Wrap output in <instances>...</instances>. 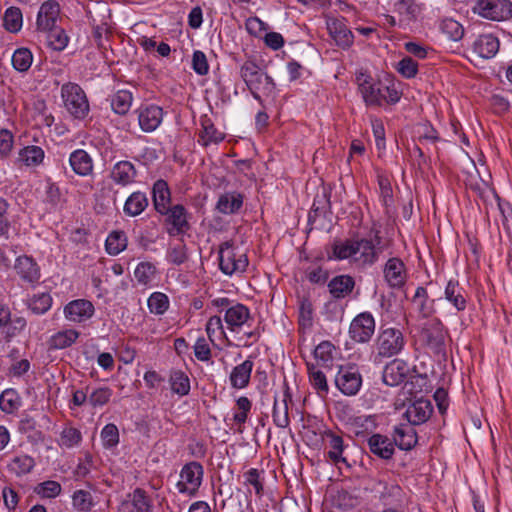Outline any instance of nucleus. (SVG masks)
I'll return each instance as SVG.
<instances>
[{
	"instance_id": "58",
	"label": "nucleus",
	"mask_w": 512,
	"mask_h": 512,
	"mask_svg": "<svg viewBox=\"0 0 512 512\" xmlns=\"http://www.w3.org/2000/svg\"><path fill=\"white\" fill-rule=\"evenodd\" d=\"M132 505L136 512H150L151 503L143 489L137 488L132 493Z\"/></svg>"
},
{
	"instance_id": "60",
	"label": "nucleus",
	"mask_w": 512,
	"mask_h": 512,
	"mask_svg": "<svg viewBox=\"0 0 512 512\" xmlns=\"http://www.w3.org/2000/svg\"><path fill=\"white\" fill-rule=\"evenodd\" d=\"M167 259L174 265H181L188 259L187 247L183 243L176 244L167 251Z\"/></svg>"
},
{
	"instance_id": "55",
	"label": "nucleus",
	"mask_w": 512,
	"mask_h": 512,
	"mask_svg": "<svg viewBox=\"0 0 512 512\" xmlns=\"http://www.w3.org/2000/svg\"><path fill=\"white\" fill-rule=\"evenodd\" d=\"M61 490V485L53 480L44 481L35 488V492L43 498H55L61 493Z\"/></svg>"
},
{
	"instance_id": "53",
	"label": "nucleus",
	"mask_w": 512,
	"mask_h": 512,
	"mask_svg": "<svg viewBox=\"0 0 512 512\" xmlns=\"http://www.w3.org/2000/svg\"><path fill=\"white\" fill-rule=\"evenodd\" d=\"M73 507L79 511L87 512L93 506L92 495L86 490H77L72 496Z\"/></svg>"
},
{
	"instance_id": "59",
	"label": "nucleus",
	"mask_w": 512,
	"mask_h": 512,
	"mask_svg": "<svg viewBox=\"0 0 512 512\" xmlns=\"http://www.w3.org/2000/svg\"><path fill=\"white\" fill-rule=\"evenodd\" d=\"M309 378L312 386L318 390L319 393H328V384L325 374L314 366H309Z\"/></svg>"
},
{
	"instance_id": "57",
	"label": "nucleus",
	"mask_w": 512,
	"mask_h": 512,
	"mask_svg": "<svg viewBox=\"0 0 512 512\" xmlns=\"http://www.w3.org/2000/svg\"><path fill=\"white\" fill-rule=\"evenodd\" d=\"M82 439L81 433L78 429L73 427L64 428L60 435L59 443L61 446L71 448L78 445Z\"/></svg>"
},
{
	"instance_id": "49",
	"label": "nucleus",
	"mask_w": 512,
	"mask_h": 512,
	"mask_svg": "<svg viewBox=\"0 0 512 512\" xmlns=\"http://www.w3.org/2000/svg\"><path fill=\"white\" fill-rule=\"evenodd\" d=\"M52 305V297L48 293L34 295L28 302L29 309L37 315L46 313Z\"/></svg>"
},
{
	"instance_id": "44",
	"label": "nucleus",
	"mask_w": 512,
	"mask_h": 512,
	"mask_svg": "<svg viewBox=\"0 0 512 512\" xmlns=\"http://www.w3.org/2000/svg\"><path fill=\"white\" fill-rule=\"evenodd\" d=\"M44 159V151L39 146L24 147L19 153V160L27 166H37Z\"/></svg>"
},
{
	"instance_id": "9",
	"label": "nucleus",
	"mask_w": 512,
	"mask_h": 512,
	"mask_svg": "<svg viewBox=\"0 0 512 512\" xmlns=\"http://www.w3.org/2000/svg\"><path fill=\"white\" fill-rule=\"evenodd\" d=\"M375 332V319L369 312L358 314L349 327L350 337L358 343L368 342Z\"/></svg>"
},
{
	"instance_id": "37",
	"label": "nucleus",
	"mask_w": 512,
	"mask_h": 512,
	"mask_svg": "<svg viewBox=\"0 0 512 512\" xmlns=\"http://www.w3.org/2000/svg\"><path fill=\"white\" fill-rule=\"evenodd\" d=\"M412 303L417 307L418 312L424 317H430L434 312V300L428 301V292L424 287H418L412 298Z\"/></svg>"
},
{
	"instance_id": "56",
	"label": "nucleus",
	"mask_w": 512,
	"mask_h": 512,
	"mask_svg": "<svg viewBox=\"0 0 512 512\" xmlns=\"http://www.w3.org/2000/svg\"><path fill=\"white\" fill-rule=\"evenodd\" d=\"M48 32L47 41L49 46L57 51L63 50L68 44V37L61 29L53 28Z\"/></svg>"
},
{
	"instance_id": "22",
	"label": "nucleus",
	"mask_w": 512,
	"mask_h": 512,
	"mask_svg": "<svg viewBox=\"0 0 512 512\" xmlns=\"http://www.w3.org/2000/svg\"><path fill=\"white\" fill-rule=\"evenodd\" d=\"M355 279L348 274L337 275L328 282L329 293L334 299L348 297L355 288Z\"/></svg>"
},
{
	"instance_id": "24",
	"label": "nucleus",
	"mask_w": 512,
	"mask_h": 512,
	"mask_svg": "<svg viewBox=\"0 0 512 512\" xmlns=\"http://www.w3.org/2000/svg\"><path fill=\"white\" fill-rule=\"evenodd\" d=\"M291 401V395L289 393V388L285 384V391L283 393V398L278 400V398L274 397V405H273V422L279 428H286L290 424L289 414H288V402Z\"/></svg>"
},
{
	"instance_id": "30",
	"label": "nucleus",
	"mask_w": 512,
	"mask_h": 512,
	"mask_svg": "<svg viewBox=\"0 0 512 512\" xmlns=\"http://www.w3.org/2000/svg\"><path fill=\"white\" fill-rule=\"evenodd\" d=\"M253 366L254 364L250 359L235 366L229 377L231 386L235 389L245 388L249 384Z\"/></svg>"
},
{
	"instance_id": "16",
	"label": "nucleus",
	"mask_w": 512,
	"mask_h": 512,
	"mask_svg": "<svg viewBox=\"0 0 512 512\" xmlns=\"http://www.w3.org/2000/svg\"><path fill=\"white\" fill-rule=\"evenodd\" d=\"M59 13L60 7L56 1L49 0L44 2L37 15V29L44 32L51 31L55 28Z\"/></svg>"
},
{
	"instance_id": "46",
	"label": "nucleus",
	"mask_w": 512,
	"mask_h": 512,
	"mask_svg": "<svg viewBox=\"0 0 512 512\" xmlns=\"http://www.w3.org/2000/svg\"><path fill=\"white\" fill-rule=\"evenodd\" d=\"M33 55L27 48H19L12 55V65L18 72H26L31 67Z\"/></svg>"
},
{
	"instance_id": "50",
	"label": "nucleus",
	"mask_w": 512,
	"mask_h": 512,
	"mask_svg": "<svg viewBox=\"0 0 512 512\" xmlns=\"http://www.w3.org/2000/svg\"><path fill=\"white\" fill-rule=\"evenodd\" d=\"M148 308L151 313L162 315L169 308V299L164 293L154 292L148 298Z\"/></svg>"
},
{
	"instance_id": "17",
	"label": "nucleus",
	"mask_w": 512,
	"mask_h": 512,
	"mask_svg": "<svg viewBox=\"0 0 512 512\" xmlns=\"http://www.w3.org/2000/svg\"><path fill=\"white\" fill-rule=\"evenodd\" d=\"M432 411L433 407L431 402L427 399L420 398L408 406L404 417L411 425H420L430 418Z\"/></svg>"
},
{
	"instance_id": "21",
	"label": "nucleus",
	"mask_w": 512,
	"mask_h": 512,
	"mask_svg": "<svg viewBox=\"0 0 512 512\" xmlns=\"http://www.w3.org/2000/svg\"><path fill=\"white\" fill-rule=\"evenodd\" d=\"M329 34L336 44L342 48H348L352 45L354 36L344 19H331L327 22Z\"/></svg>"
},
{
	"instance_id": "33",
	"label": "nucleus",
	"mask_w": 512,
	"mask_h": 512,
	"mask_svg": "<svg viewBox=\"0 0 512 512\" xmlns=\"http://www.w3.org/2000/svg\"><path fill=\"white\" fill-rule=\"evenodd\" d=\"M153 204L158 213H165L170 206V190L164 180H158L154 183L153 189Z\"/></svg>"
},
{
	"instance_id": "63",
	"label": "nucleus",
	"mask_w": 512,
	"mask_h": 512,
	"mask_svg": "<svg viewBox=\"0 0 512 512\" xmlns=\"http://www.w3.org/2000/svg\"><path fill=\"white\" fill-rule=\"evenodd\" d=\"M192 68L200 76L208 74L209 64L206 55L202 51H194L192 56Z\"/></svg>"
},
{
	"instance_id": "52",
	"label": "nucleus",
	"mask_w": 512,
	"mask_h": 512,
	"mask_svg": "<svg viewBox=\"0 0 512 512\" xmlns=\"http://www.w3.org/2000/svg\"><path fill=\"white\" fill-rule=\"evenodd\" d=\"M206 332L212 343L215 342V339H222L226 337L220 316L215 315L209 318L206 324Z\"/></svg>"
},
{
	"instance_id": "28",
	"label": "nucleus",
	"mask_w": 512,
	"mask_h": 512,
	"mask_svg": "<svg viewBox=\"0 0 512 512\" xmlns=\"http://www.w3.org/2000/svg\"><path fill=\"white\" fill-rule=\"evenodd\" d=\"M244 196L236 191L226 192L219 196L216 209L222 214H235L243 205Z\"/></svg>"
},
{
	"instance_id": "40",
	"label": "nucleus",
	"mask_w": 512,
	"mask_h": 512,
	"mask_svg": "<svg viewBox=\"0 0 512 512\" xmlns=\"http://www.w3.org/2000/svg\"><path fill=\"white\" fill-rule=\"evenodd\" d=\"M171 390L179 396L188 395L190 392V380L181 370H173L169 377Z\"/></svg>"
},
{
	"instance_id": "2",
	"label": "nucleus",
	"mask_w": 512,
	"mask_h": 512,
	"mask_svg": "<svg viewBox=\"0 0 512 512\" xmlns=\"http://www.w3.org/2000/svg\"><path fill=\"white\" fill-rule=\"evenodd\" d=\"M240 75L254 99L261 101L259 91L271 93L275 88L273 79L263 73L260 67L253 61H246L240 69Z\"/></svg>"
},
{
	"instance_id": "41",
	"label": "nucleus",
	"mask_w": 512,
	"mask_h": 512,
	"mask_svg": "<svg viewBox=\"0 0 512 512\" xmlns=\"http://www.w3.org/2000/svg\"><path fill=\"white\" fill-rule=\"evenodd\" d=\"M132 93L128 90L117 91L111 99V107L115 113L124 115L126 114L132 104Z\"/></svg>"
},
{
	"instance_id": "64",
	"label": "nucleus",
	"mask_w": 512,
	"mask_h": 512,
	"mask_svg": "<svg viewBox=\"0 0 512 512\" xmlns=\"http://www.w3.org/2000/svg\"><path fill=\"white\" fill-rule=\"evenodd\" d=\"M238 412L234 414V421L240 425L244 424L247 420L248 413L251 409V401L247 397H239L236 401Z\"/></svg>"
},
{
	"instance_id": "18",
	"label": "nucleus",
	"mask_w": 512,
	"mask_h": 512,
	"mask_svg": "<svg viewBox=\"0 0 512 512\" xmlns=\"http://www.w3.org/2000/svg\"><path fill=\"white\" fill-rule=\"evenodd\" d=\"M408 373V364L401 359H394L385 366L382 380L388 386H397L405 381Z\"/></svg>"
},
{
	"instance_id": "62",
	"label": "nucleus",
	"mask_w": 512,
	"mask_h": 512,
	"mask_svg": "<svg viewBox=\"0 0 512 512\" xmlns=\"http://www.w3.org/2000/svg\"><path fill=\"white\" fill-rule=\"evenodd\" d=\"M101 437L105 447L111 448L119 442V431L116 425L107 424L101 432Z\"/></svg>"
},
{
	"instance_id": "47",
	"label": "nucleus",
	"mask_w": 512,
	"mask_h": 512,
	"mask_svg": "<svg viewBox=\"0 0 512 512\" xmlns=\"http://www.w3.org/2000/svg\"><path fill=\"white\" fill-rule=\"evenodd\" d=\"M156 274V267L150 262H141L137 265L134 276L137 282L142 286H147L152 282Z\"/></svg>"
},
{
	"instance_id": "11",
	"label": "nucleus",
	"mask_w": 512,
	"mask_h": 512,
	"mask_svg": "<svg viewBox=\"0 0 512 512\" xmlns=\"http://www.w3.org/2000/svg\"><path fill=\"white\" fill-rule=\"evenodd\" d=\"M335 385L344 395H356L362 385L361 374L355 367L341 366L335 376Z\"/></svg>"
},
{
	"instance_id": "14",
	"label": "nucleus",
	"mask_w": 512,
	"mask_h": 512,
	"mask_svg": "<svg viewBox=\"0 0 512 512\" xmlns=\"http://www.w3.org/2000/svg\"><path fill=\"white\" fill-rule=\"evenodd\" d=\"M383 275L389 287L401 288L407 277L404 262L398 257L388 259L383 268Z\"/></svg>"
},
{
	"instance_id": "26",
	"label": "nucleus",
	"mask_w": 512,
	"mask_h": 512,
	"mask_svg": "<svg viewBox=\"0 0 512 512\" xmlns=\"http://www.w3.org/2000/svg\"><path fill=\"white\" fill-rule=\"evenodd\" d=\"M137 171L130 161L117 162L110 173L111 179L121 185L127 186L135 181Z\"/></svg>"
},
{
	"instance_id": "34",
	"label": "nucleus",
	"mask_w": 512,
	"mask_h": 512,
	"mask_svg": "<svg viewBox=\"0 0 512 512\" xmlns=\"http://www.w3.org/2000/svg\"><path fill=\"white\" fill-rule=\"evenodd\" d=\"M34 467V458L26 454L16 455L7 463L8 472L17 477L30 473Z\"/></svg>"
},
{
	"instance_id": "42",
	"label": "nucleus",
	"mask_w": 512,
	"mask_h": 512,
	"mask_svg": "<svg viewBox=\"0 0 512 512\" xmlns=\"http://www.w3.org/2000/svg\"><path fill=\"white\" fill-rule=\"evenodd\" d=\"M106 251L110 255H118L127 246V236L124 231H112L106 239Z\"/></svg>"
},
{
	"instance_id": "7",
	"label": "nucleus",
	"mask_w": 512,
	"mask_h": 512,
	"mask_svg": "<svg viewBox=\"0 0 512 512\" xmlns=\"http://www.w3.org/2000/svg\"><path fill=\"white\" fill-rule=\"evenodd\" d=\"M473 11L489 20L504 21L512 15V2L509 0H478Z\"/></svg>"
},
{
	"instance_id": "19",
	"label": "nucleus",
	"mask_w": 512,
	"mask_h": 512,
	"mask_svg": "<svg viewBox=\"0 0 512 512\" xmlns=\"http://www.w3.org/2000/svg\"><path fill=\"white\" fill-rule=\"evenodd\" d=\"M14 269L18 276L26 283L35 284L40 279V268L32 257L23 255L16 259Z\"/></svg>"
},
{
	"instance_id": "32",
	"label": "nucleus",
	"mask_w": 512,
	"mask_h": 512,
	"mask_svg": "<svg viewBox=\"0 0 512 512\" xmlns=\"http://www.w3.org/2000/svg\"><path fill=\"white\" fill-rule=\"evenodd\" d=\"M250 317L249 309L243 304H236L229 307L224 315V319L228 328L235 331L244 325Z\"/></svg>"
},
{
	"instance_id": "15",
	"label": "nucleus",
	"mask_w": 512,
	"mask_h": 512,
	"mask_svg": "<svg viewBox=\"0 0 512 512\" xmlns=\"http://www.w3.org/2000/svg\"><path fill=\"white\" fill-rule=\"evenodd\" d=\"M95 312L93 304L86 299L70 301L64 307V315L71 322L81 323L90 319Z\"/></svg>"
},
{
	"instance_id": "12",
	"label": "nucleus",
	"mask_w": 512,
	"mask_h": 512,
	"mask_svg": "<svg viewBox=\"0 0 512 512\" xmlns=\"http://www.w3.org/2000/svg\"><path fill=\"white\" fill-rule=\"evenodd\" d=\"M161 214L166 216V231L170 236L183 235L190 229L187 211L183 205H173L167 209V212Z\"/></svg>"
},
{
	"instance_id": "10",
	"label": "nucleus",
	"mask_w": 512,
	"mask_h": 512,
	"mask_svg": "<svg viewBox=\"0 0 512 512\" xmlns=\"http://www.w3.org/2000/svg\"><path fill=\"white\" fill-rule=\"evenodd\" d=\"M358 89L367 105L380 106L386 96L382 93L381 84L373 80L366 73L360 72L356 75Z\"/></svg>"
},
{
	"instance_id": "20",
	"label": "nucleus",
	"mask_w": 512,
	"mask_h": 512,
	"mask_svg": "<svg viewBox=\"0 0 512 512\" xmlns=\"http://www.w3.org/2000/svg\"><path fill=\"white\" fill-rule=\"evenodd\" d=\"M369 450L375 456L389 460L393 457L395 448L393 442L385 435L372 434L367 439Z\"/></svg>"
},
{
	"instance_id": "35",
	"label": "nucleus",
	"mask_w": 512,
	"mask_h": 512,
	"mask_svg": "<svg viewBox=\"0 0 512 512\" xmlns=\"http://www.w3.org/2000/svg\"><path fill=\"white\" fill-rule=\"evenodd\" d=\"M148 198L145 193L133 192L126 200L123 211L130 217L140 215L148 206Z\"/></svg>"
},
{
	"instance_id": "25",
	"label": "nucleus",
	"mask_w": 512,
	"mask_h": 512,
	"mask_svg": "<svg viewBox=\"0 0 512 512\" xmlns=\"http://www.w3.org/2000/svg\"><path fill=\"white\" fill-rule=\"evenodd\" d=\"M499 40L491 34L480 35L473 43V51L483 59L494 57L499 50Z\"/></svg>"
},
{
	"instance_id": "54",
	"label": "nucleus",
	"mask_w": 512,
	"mask_h": 512,
	"mask_svg": "<svg viewBox=\"0 0 512 512\" xmlns=\"http://www.w3.org/2000/svg\"><path fill=\"white\" fill-rule=\"evenodd\" d=\"M112 394L113 392L109 387H99L90 393L88 402L93 407L103 406L110 401Z\"/></svg>"
},
{
	"instance_id": "31",
	"label": "nucleus",
	"mask_w": 512,
	"mask_h": 512,
	"mask_svg": "<svg viewBox=\"0 0 512 512\" xmlns=\"http://www.w3.org/2000/svg\"><path fill=\"white\" fill-rule=\"evenodd\" d=\"M393 444L401 450H410L417 444V434L414 428L400 425L394 428Z\"/></svg>"
},
{
	"instance_id": "48",
	"label": "nucleus",
	"mask_w": 512,
	"mask_h": 512,
	"mask_svg": "<svg viewBox=\"0 0 512 512\" xmlns=\"http://www.w3.org/2000/svg\"><path fill=\"white\" fill-rule=\"evenodd\" d=\"M4 27L11 33L20 31L22 27V12L17 7H10L4 14Z\"/></svg>"
},
{
	"instance_id": "27",
	"label": "nucleus",
	"mask_w": 512,
	"mask_h": 512,
	"mask_svg": "<svg viewBox=\"0 0 512 512\" xmlns=\"http://www.w3.org/2000/svg\"><path fill=\"white\" fill-rule=\"evenodd\" d=\"M445 299L457 311H464L467 306V293L457 280H449L445 287Z\"/></svg>"
},
{
	"instance_id": "6",
	"label": "nucleus",
	"mask_w": 512,
	"mask_h": 512,
	"mask_svg": "<svg viewBox=\"0 0 512 512\" xmlns=\"http://www.w3.org/2000/svg\"><path fill=\"white\" fill-rule=\"evenodd\" d=\"M421 336L426 346L436 355L446 356V338L448 332L439 319H432L425 324Z\"/></svg>"
},
{
	"instance_id": "43",
	"label": "nucleus",
	"mask_w": 512,
	"mask_h": 512,
	"mask_svg": "<svg viewBox=\"0 0 512 512\" xmlns=\"http://www.w3.org/2000/svg\"><path fill=\"white\" fill-rule=\"evenodd\" d=\"M336 352L335 346L330 341H322L314 349L316 360L324 367L332 364Z\"/></svg>"
},
{
	"instance_id": "51",
	"label": "nucleus",
	"mask_w": 512,
	"mask_h": 512,
	"mask_svg": "<svg viewBox=\"0 0 512 512\" xmlns=\"http://www.w3.org/2000/svg\"><path fill=\"white\" fill-rule=\"evenodd\" d=\"M440 27L441 31L453 41L460 40L464 35L462 25L454 19H444Z\"/></svg>"
},
{
	"instance_id": "36",
	"label": "nucleus",
	"mask_w": 512,
	"mask_h": 512,
	"mask_svg": "<svg viewBox=\"0 0 512 512\" xmlns=\"http://www.w3.org/2000/svg\"><path fill=\"white\" fill-rule=\"evenodd\" d=\"M422 5L416 0H397L394 3V11L404 16L407 21H414L422 12Z\"/></svg>"
},
{
	"instance_id": "4",
	"label": "nucleus",
	"mask_w": 512,
	"mask_h": 512,
	"mask_svg": "<svg viewBox=\"0 0 512 512\" xmlns=\"http://www.w3.org/2000/svg\"><path fill=\"white\" fill-rule=\"evenodd\" d=\"M248 266V258L231 242H224L219 246V267L226 275L243 273Z\"/></svg>"
},
{
	"instance_id": "3",
	"label": "nucleus",
	"mask_w": 512,
	"mask_h": 512,
	"mask_svg": "<svg viewBox=\"0 0 512 512\" xmlns=\"http://www.w3.org/2000/svg\"><path fill=\"white\" fill-rule=\"evenodd\" d=\"M61 98L66 110L76 119H84L90 110L89 102L84 90L73 82L61 87Z\"/></svg>"
},
{
	"instance_id": "5",
	"label": "nucleus",
	"mask_w": 512,
	"mask_h": 512,
	"mask_svg": "<svg viewBox=\"0 0 512 512\" xmlns=\"http://www.w3.org/2000/svg\"><path fill=\"white\" fill-rule=\"evenodd\" d=\"M405 346L403 333L396 328L382 329L376 339L375 347L378 356L393 357L399 354Z\"/></svg>"
},
{
	"instance_id": "39",
	"label": "nucleus",
	"mask_w": 512,
	"mask_h": 512,
	"mask_svg": "<svg viewBox=\"0 0 512 512\" xmlns=\"http://www.w3.org/2000/svg\"><path fill=\"white\" fill-rule=\"evenodd\" d=\"M326 441L329 445L328 456L335 463L346 462V459L342 457L344 450V443L341 436L328 432L326 433Z\"/></svg>"
},
{
	"instance_id": "29",
	"label": "nucleus",
	"mask_w": 512,
	"mask_h": 512,
	"mask_svg": "<svg viewBox=\"0 0 512 512\" xmlns=\"http://www.w3.org/2000/svg\"><path fill=\"white\" fill-rule=\"evenodd\" d=\"M72 170L80 176H88L93 171V161L90 155L82 149L73 151L69 157Z\"/></svg>"
},
{
	"instance_id": "38",
	"label": "nucleus",
	"mask_w": 512,
	"mask_h": 512,
	"mask_svg": "<svg viewBox=\"0 0 512 512\" xmlns=\"http://www.w3.org/2000/svg\"><path fill=\"white\" fill-rule=\"evenodd\" d=\"M79 332L74 329H67L55 333L49 341L50 347L64 349L70 347L79 337Z\"/></svg>"
},
{
	"instance_id": "61",
	"label": "nucleus",
	"mask_w": 512,
	"mask_h": 512,
	"mask_svg": "<svg viewBox=\"0 0 512 512\" xmlns=\"http://www.w3.org/2000/svg\"><path fill=\"white\" fill-rule=\"evenodd\" d=\"M397 71L405 78H413L418 72V63L411 57H404L397 64Z\"/></svg>"
},
{
	"instance_id": "1",
	"label": "nucleus",
	"mask_w": 512,
	"mask_h": 512,
	"mask_svg": "<svg viewBox=\"0 0 512 512\" xmlns=\"http://www.w3.org/2000/svg\"><path fill=\"white\" fill-rule=\"evenodd\" d=\"M384 250L379 231L375 232L373 239L349 238L337 240L332 245L333 258L336 260H349L357 268L365 269L373 266Z\"/></svg>"
},
{
	"instance_id": "45",
	"label": "nucleus",
	"mask_w": 512,
	"mask_h": 512,
	"mask_svg": "<svg viewBox=\"0 0 512 512\" xmlns=\"http://www.w3.org/2000/svg\"><path fill=\"white\" fill-rule=\"evenodd\" d=\"M21 400L14 389H6L0 395V409L8 414H11L19 409Z\"/></svg>"
},
{
	"instance_id": "13",
	"label": "nucleus",
	"mask_w": 512,
	"mask_h": 512,
	"mask_svg": "<svg viewBox=\"0 0 512 512\" xmlns=\"http://www.w3.org/2000/svg\"><path fill=\"white\" fill-rule=\"evenodd\" d=\"M135 113L141 130L146 133L155 131L163 120V110L155 104L141 105Z\"/></svg>"
},
{
	"instance_id": "23",
	"label": "nucleus",
	"mask_w": 512,
	"mask_h": 512,
	"mask_svg": "<svg viewBox=\"0 0 512 512\" xmlns=\"http://www.w3.org/2000/svg\"><path fill=\"white\" fill-rule=\"evenodd\" d=\"M201 129L198 134V143L204 147L218 144L224 140V133L217 130L212 120L204 115L200 118Z\"/></svg>"
},
{
	"instance_id": "8",
	"label": "nucleus",
	"mask_w": 512,
	"mask_h": 512,
	"mask_svg": "<svg viewBox=\"0 0 512 512\" xmlns=\"http://www.w3.org/2000/svg\"><path fill=\"white\" fill-rule=\"evenodd\" d=\"M181 480L177 483L180 493L193 496L198 491L203 479V466L192 461L183 466L180 472Z\"/></svg>"
}]
</instances>
